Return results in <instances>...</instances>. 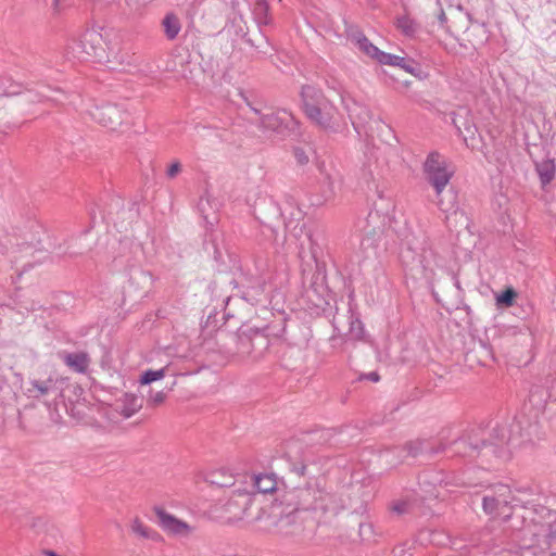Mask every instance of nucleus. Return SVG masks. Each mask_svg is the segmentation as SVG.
Masks as SVG:
<instances>
[{
    "mask_svg": "<svg viewBox=\"0 0 556 556\" xmlns=\"http://www.w3.org/2000/svg\"><path fill=\"white\" fill-rule=\"evenodd\" d=\"M333 495L318 488L307 484L304 488H294L285 493L281 505V516L277 522L282 530L292 525L301 511L321 510L324 513L333 509Z\"/></svg>",
    "mask_w": 556,
    "mask_h": 556,
    "instance_id": "obj_1",
    "label": "nucleus"
},
{
    "mask_svg": "<svg viewBox=\"0 0 556 556\" xmlns=\"http://www.w3.org/2000/svg\"><path fill=\"white\" fill-rule=\"evenodd\" d=\"M422 167L426 180L435 191L439 208L446 213L453 211L456 214V193L448 190L443 195L444 189L454 175V170L450 168L446 159L439 152L432 151L428 154Z\"/></svg>",
    "mask_w": 556,
    "mask_h": 556,
    "instance_id": "obj_2",
    "label": "nucleus"
},
{
    "mask_svg": "<svg viewBox=\"0 0 556 556\" xmlns=\"http://www.w3.org/2000/svg\"><path fill=\"white\" fill-rule=\"evenodd\" d=\"M401 257L413 279L424 280L428 285L433 282L439 258L428 242H425L417 253L412 248H407L402 251Z\"/></svg>",
    "mask_w": 556,
    "mask_h": 556,
    "instance_id": "obj_3",
    "label": "nucleus"
},
{
    "mask_svg": "<svg viewBox=\"0 0 556 556\" xmlns=\"http://www.w3.org/2000/svg\"><path fill=\"white\" fill-rule=\"evenodd\" d=\"M301 98L304 113L313 123L325 129L332 126L336 108L321 90L311 85L303 86Z\"/></svg>",
    "mask_w": 556,
    "mask_h": 556,
    "instance_id": "obj_4",
    "label": "nucleus"
},
{
    "mask_svg": "<svg viewBox=\"0 0 556 556\" xmlns=\"http://www.w3.org/2000/svg\"><path fill=\"white\" fill-rule=\"evenodd\" d=\"M508 441V431L505 427L493 428L489 438L481 435L476 459L480 458L481 466H493L497 462L507 460L510 457Z\"/></svg>",
    "mask_w": 556,
    "mask_h": 556,
    "instance_id": "obj_5",
    "label": "nucleus"
},
{
    "mask_svg": "<svg viewBox=\"0 0 556 556\" xmlns=\"http://www.w3.org/2000/svg\"><path fill=\"white\" fill-rule=\"evenodd\" d=\"M508 533L501 527L485 526L481 530L470 534L466 547L471 553L473 549L481 551L484 555L506 548Z\"/></svg>",
    "mask_w": 556,
    "mask_h": 556,
    "instance_id": "obj_6",
    "label": "nucleus"
},
{
    "mask_svg": "<svg viewBox=\"0 0 556 556\" xmlns=\"http://www.w3.org/2000/svg\"><path fill=\"white\" fill-rule=\"evenodd\" d=\"M103 52V38L101 33L96 29L85 30L78 39L73 40L68 46V53L80 61L101 58Z\"/></svg>",
    "mask_w": 556,
    "mask_h": 556,
    "instance_id": "obj_7",
    "label": "nucleus"
},
{
    "mask_svg": "<svg viewBox=\"0 0 556 556\" xmlns=\"http://www.w3.org/2000/svg\"><path fill=\"white\" fill-rule=\"evenodd\" d=\"M269 343V338L261 331L243 332L238 336L236 352L241 358L256 362L265 355Z\"/></svg>",
    "mask_w": 556,
    "mask_h": 556,
    "instance_id": "obj_8",
    "label": "nucleus"
},
{
    "mask_svg": "<svg viewBox=\"0 0 556 556\" xmlns=\"http://www.w3.org/2000/svg\"><path fill=\"white\" fill-rule=\"evenodd\" d=\"M511 491L507 484L498 483L488 488L482 495V508L486 515L500 516L509 510Z\"/></svg>",
    "mask_w": 556,
    "mask_h": 556,
    "instance_id": "obj_9",
    "label": "nucleus"
},
{
    "mask_svg": "<svg viewBox=\"0 0 556 556\" xmlns=\"http://www.w3.org/2000/svg\"><path fill=\"white\" fill-rule=\"evenodd\" d=\"M444 439L445 451L450 457H460L465 459H476L478 453V444H480L481 435L478 432L469 433L459 439L447 441Z\"/></svg>",
    "mask_w": 556,
    "mask_h": 556,
    "instance_id": "obj_10",
    "label": "nucleus"
},
{
    "mask_svg": "<svg viewBox=\"0 0 556 556\" xmlns=\"http://www.w3.org/2000/svg\"><path fill=\"white\" fill-rule=\"evenodd\" d=\"M253 495L250 492L235 490L224 505V510L230 521H239L252 517L250 514Z\"/></svg>",
    "mask_w": 556,
    "mask_h": 556,
    "instance_id": "obj_11",
    "label": "nucleus"
},
{
    "mask_svg": "<svg viewBox=\"0 0 556 556\" xmlns=\"http://www.w3.org/2000/svg\"><path fill=\"white\" fill-rule=\"evenodd\" d=\"M90 115L92 119L101 126L115 130L123 124L125 112L116 104L105 103L102 105H96L90 111Z\"/></svg>",
    "mask_w": 556,
    "mask_h": 556,
    "instance_id": "obj_12",
    "label": "nucleus"
},
{
    "mask_svg": "<svg viewBox=\"0 0 556 556\" xmlns=\"http://www.w3.org/2000/svg\"><path fill=\"white\" fill-rule=\"evenodd\" d=\"M154 513L160 527L168 534L181 538H188L191 534L192 528L187 522L168 514L165 509L155 507Z\"/></svg>",
    "mask_w": 556,
    "mask_h": 556,
    "instance_id": "obj_13",
    "label": "nucleus"
},
{
    "mask_svg": "<svg viewBox=\"0 0 556 556\" xmlns=\"http://www.w3.org/2000/svg\"><path fill=\"white\" fill-rule=\"evenodd\" d=\"M292 122L293 116L290 112L286 110H278L276 112L262 114L260 118V126L267 130L282 132L285 129L290 127Z\"/></svg>",
    "mask_w": 556,
    "mask_h": 556,
    "instance_id": "obj_14",
    "label": "nucleus"
},
{
    "mask_svg": "<svg viewBox=\"0 0 556 556\" xmlns=\"http://www.w3.org/2000/svg\"><path fill=\"white\" fill-rule=\"evenodd\" d=\"M403 450H405L407 455L412 457H416L421 454L434 455L445 451L444 439L440 438L437 443L426 439H417L415 441L407 442Z\"/></svg>",
    "mask_w": 556,
    "mask_h": 556,
    "instance_id": "obj_15",
    "label": "nucleus"
},
{
    "mask_svg": "<svg viewBox=\"0 0 556 556\" xmlns=\"http://www.w3.org/2000/svg\"><path fill=\"white\" fill-rule=\"evenodd\" d=\"M348 38L353 42L364 54L378 60V54L381 52L369 39L358 29L351 28L348 33Z\"/></svg>",
    "mask_w": 556,
    "mask_h": 556,
    "instance_id": "obj_16",
    "label": "nucleus"
},
{
    "mask_svg": "<svg viewBox=\"0 0 556 556\" xmlns=\"http://www.w3.org/2000/svg\"><path fill=\"white\" fill-rule=\"evenodd\" d=\"M60 357L68 368L79 374H85L90 364V357L86 352H64L60 354Z\"/></svg>",
    "mask_w": 556,
    "mask_h": 556,
    "instance_id": "obj_17",
    "label": "nucleus"
},
{
    "mask_svg": "<svg viewBox=\"0 0 556 556\" xmlns=\"http://www.w3.org/2000/svg\"><path fill=\"white\" fill-rule=\"evenodd\" d=\"M375 218H378V215H372L371 213L368 215V217L364 220L366 223V226L362 227L363 238L361 241V248L364 251H367L368 249H375L377 239L380 237L381 229L380 227H370V222Z\"/></svg>",
    "mask_w": 556,
    "mask_h": 556,
    "instance_id": "obj_18",
    "label": "nucleus"
},
{
    "mask_svg": "<svg viewBox=\"0 0 556 556\" xmlns=\"http://www.w3.org/2000/svg\"><path fill=\"white\" fill-rule=\"evenodd\" d=\"M56 389V381L49 377L46 380H30L26 389L28 396L39 399Z\"/></svg>",
    "mask_w": 556,
    "mask_h": 556,
    "instance_id": "obj_19",
    "label": "nucleus"
},
{
    "mask_svg": "<svg viewBox=\"0 0 556 556\" xmlns=\"http://www.w3.org/2000/svg\"><path fill=\"white\" fill-rule=\"evenodd\" d=\"M119 402V412L126 418L131 417L142 407V400L135 394L126 393Z\"/></svg>",
    "mask_w": 556,
    "mask_h": 556,
    "instance_id": "obj_20",
    "label": "nucleus"
},
{
    "mask_svg": "<svg viewBox=\"0 0 556 556\" xmlns=\"http://www.w3.org/2000/svg\"><path fill=\"white\" fill-rule=\"evenodd\" d=\"M207 481L219 488H228L235 484V477L227 469L219 468L207 475Z\"/></svg>",
    "mask_w": 556,
    "mask_h": 556,
    "instance_id": "obj_21",
    "label": "nucleus"
},
{
    "mask_svg": "<svg viewBox=\"0 0 556 556\" xmlns=\"http://www.w3.org/2000/svg\"><path fill=\"white\" fill-rule=\"evenodd\" d=\"M162 27L166 38L168 40H174L177 38L181 29V23L176 14L167 13L162 21Z\"/></svg>",
    "mask_w": 556,
    "mask_h": 556,
    "instance_id": "obj_22",
    "label": "nucleus"
},
{
    "mask_svg": "<svg viewBox=\"0 0 556 556\" xmlns=\"http://www.w3.org/2000/svg\"><path fill=\"white\" fill-rule=\"evenodd\" d=\"M396 28L406 37H415L419 31V24L407 14L396 17Z\"/></svg>",
    "mask_w": 556,
    "mask_h": 556,
    "instance_id": "obj_23",
    "label": "nucleus"
},
{
    "mask_svg": "<svg viewBox=\"0 0 556 556\" xmlns=\"http://www.w3.org/2000/svg\"><path fill=\"white\" fill-rule=\"evenodd\" d=\"M293 447H296L295 444H291L289 451L286 453V457L290 465L291 472L295 473L299 477H304L306 475V460L304 457H296L292 455Z\"/></svg>",
    "mask_w": 556,
    "mask_h": 556,
    "instance_id": "obj_24",
    "label": "nucleus"
},
{
    "mask_svg": "<svg viewBox=\"0 0 556 556\" xmlns=\"http://www.w3.org/2000/svg\"><path fill=\"white\" fill-rule=\"evenodd\" d=\"M536 172L539 174L541 184L548 185L555 176V163L553 160H543L536 163Z\"/></svg>",
    "mask_w": 556,
    "mask_h": 556,
    "instance_id": "obj_25",
    "label": "nucleus"
},
{
    "mask_svg": "<svg viewBox=\"0 0 556 556\" xmlns=\"http://www.w3.org/2000/svg\"><path fill=\"white\" fill-rule=\"evenodd\" d=\"M254 488L258 493H271L277 488L275 478L270 475H258L253 478Z\"/></svg>",
    "mask_w": 556,
    "mask_h": 556,
    "instance_id": "obj_26",
    "label": "nucleus"
},
{
    "mask_svg": "<svg viewBox=\"0 0 556 556\" xmlns=\"http://www.w3.org/2000/svg\"><path fill=\"white\" fill-rule=\"evenodd\" d=\"M269 7L266 0H256L253 7V15L256 23L261 25L269 24Z\"/></svg>",
    "mask_w": 556,
    "mask_h": 556,
    "instance_id": "obj_27",
    "label": "nucleus"
},
{
    "mask_svg": "<svg viewBox=\"0 0 556 556\" xmlns=\"http://www.w3.org/2000/svg\"><path fill=\"white\" fill-rule=\"evenodd\" d=\"M477 127L475 125H466L465 132L463 134L465 144L470 149H479V143L481 141L480 136L478 135Z\"/></svg>",
    "mask_w": 556,
    "mask_h": 556,
    "instance_id": "obj_28",
    "label": "nucleus"
},
{
    "mask_svg": "<svg viewBox=\"0 0 556 556\" xmlns=\"http://www.w3.org/2000/svg\"><path fill=\"white\" fill-rule=\"evenodd\" d=\"M377 61L380 64L396 65V66H400L402 68H405L407 72H412V70L408 66H406L405 59L402 58V56H397V55L386 53V52L381 51L378 54V60Z\"/></svg>",
    "mask_w": 556,
    "mask_h": 556,
    "instance_id": "obj_29",
    "label": "nucleus"
},
{
    "mask_svg": "<svg viewBox=\"0 0 556 556\" xmlns=\"http://www.w3.org/2000/svg\"><path fill=\"white\" fill-rule=\"evenodd\" d=\"M165 371H166V367H163V368L157 369V370H152V369L146 370L141 375L140 382L142 384H149V383H151L153 381L162 379L165 376Z\"/></svg>",
    "mask_w": 556,
    "mask_h": 556,
    "instance_id": "obj_30",
    "label": "nucleus"
},
{
    "mask_svg": "<svg viewBox=\"0 0 556 556\" xmlns=\"http://www.w3.org/2000/svg\"><path fill=\"white\" fill-rule=\"evenodd\" d=\"M516 298L517 292L513 288H507L496 298V301L498 305L509 307L514 304Z\"/></svg>",
    "mask_w": 556,
    "mask_h": 556,
    "instance_id": "obj_31",
    "label": "nucleus"
},
{
    "mask_svg": "<svg viewBox=\"0 0 556 556\" xmlns=\"http://www.w3.org/2000/svg\"><path fill=\"white\" fill-rule=\"evenodd\" d=\"M130 528H131V531L140 538H144V539L151 538L150 529L147 526H144L143 522L139 518H135L132 520Z\"/></svg>",
    "mask_w": 556,
    "mask_h": 556,
    "instance_id": "obj_32",
    "label": "nucleus"
},
{
    "mask_svg": "<svg viewBox=\"0 0 556 556\" xmlns=\"http://www.w3.org/2000/svg\"><path fill=\"white\" fill-rule=\"evenodd\" d=\"M239 96L244 103L257 115H262L263 104L260 101L252 100L245 92L240 91Z\"/></svg>",
    "mask_w": 556,
    "mask_h": 556,
    "instance_id": "obj_33",
    "label": "nucleus"
},
{
    "mask_svg": "<svg viewBox=\"0 0 556 556\" xmlns=\"http://www.w3.org/2000/svg\"><path fill=\"white\" fill-rule=\"evenodd\" d=\"M437 5H438V9L435 10V13H437V18H438V24L441 28L445 29L446 31L448 33H453L452 31V26L447 24V17L440 4V1L437 0Z\"/></svg>",
    "mask_w": 556,
    "mask_h": 556,
    "instance_id": "obj_34",
    "label": "nucleus"
},
{
    "mask_svg": "<svg viewBox=\"0 0 556 556\" xmlns=\"http://www.w3.org/2000/svg\"><path fill=\"white\" fill-rule=\"evenodd\" d=\"M390 509L397 515H403L408 513L409 504L406 501H396L390 505Z\"/></svg>",
    "mask_w": 556,
    "mask_h": 556,
    "instance_id": "obj_35",
    "label": "nucleus"
},
{
    "mask_svg": "<svg viewBox=\"0 0 556 556\" xmlns=\"http://www.w3.org/2000/svg\"><path fill=\"white\" fill-rule=\"evenodd\" d=\"M425 536H429V542L432 544H442L443 543L441 540H439V536H441V534L439 532L430 531V530L420 532V534H419L420 540H424Z\"/></svg>",
    "mask_w": 556,
    "mask_h": 556,
    "instance_id": "obj_36",
    "label": "nucleus"
},
{
    "mask_svg": "<svg viewBox=\"0 0 556 556\" xmlns=\"http://www.w3.org/2000/svg\"><path fill=\"white\" fill-rule=\"evenodd\" d=\"M166 399V393L163 391H157L155 393H151L149 397V403L154 406L161 405Z\"/></svg>",
    "mask_w": 556,
    "mask_h": 556,
    "instance_id": "obj_37",
    "label": "nucleus"
},
{
    "mask_svg": "<svg viewBox=\"0 0 556 556\" xmlns=\"http://www.w3.org/2000/svg\"><path fill=\"white\" fill-rule=\"evenodd\" d=\"M410 548H406V544L397 545L392 551V556H413L409 551Z\"/></svg>",
    "mask_w": 556,
    "mask_h": 556,
    "instance_id": "obj_38",
    "label": "nucleus"
},
{
    "mask_svg": "<svg viewBox=\"0 0 556 556\" xmlns=\"http://www.w3.org/2000/svg\"><path fill=\"white\" fill-rule=\"evenodd\" d=\"M294 156L299 164L304 165L308 162V156L306 155L305 151L301 148L294 149Z\"/></svg>",
    "mask_w": 556,
    "mask_h": 556,
    "instance_id": "obj_39",
    "label": "nucleus"
},
{
    "mask_svg": "<svg viewBox=\"0 0 556 556\" xmlns=\"http://www.w3.org/2000/svg\"><path fill=\"white\" fill-rule=\"evenodd\" d=\"M181 170V165L178 161L174 162L173 164H170V166L167 168V177L168 178H174L176 177L177 174H179Z\"/></svg>",
    "mask_w": 556,
    "mask_h": 556,
    "instance_id": "obj_40",
    "label": "nucleus"
},
{
    "mask_svg": "<svg viewBox=\"0 0 556 556\" xmlns=\"http://www.w3.org/2000/svg\"><path fill=\"white\" fill-rule=\"evenodd\" d=\"M205 204H208V200L201 199L200 202H199V210L202 212L203 217L206 220V223L213 225L214 222H215V218L213 220H210L208 216L204 214V206H205Z\"/></svg>",
    "mask_w": 556,
    "mask_h": 556,
    "instance_id": "obj_41",
    "label": "nucleus"
},
{
    "mask_svg": "<svg viewBox=\"0 0 556 556\" xmlns=\"http://www.w3.org/2000/svg\"><path fill=\"white\" fill-rule=\"evenodd\" d=\"M366 378L374 382H378L380 379L378 372L376 371L369 372L368 375H366Z\"/></svg>",
    "mask_w": 556,
    "mask_h": 556,
    "instance_id": "obj_42",
    "label": "nucleus"
},
{
    "mask_svg": "<svg viewBox=\"0 0 556 556\" xmlns=\"http://www.w3.org/2000/svg\"><path fill=\"white\" fill-rule=\"evenodd\" d=\"M244 39L245 41L251 45L252 47H255L256 49H261V45L256 43V41L250 37H248V35L245 34L244 35Z\"/></svg>",
    "mask_w": 556,
    "mask_h": 556,
    "instance_id": "obj_43",
    "label": "nucleus"
},
{
    "mask_svg": "<svg viewBox=\"0 0 556 556\" xmlns=\"http://www.w3.org/2000/svg\"><path fill=\"white\" fill-rule=\"evenodd\" d=\"M52 9L55 13L60 12V0H53Z\"/></svg>",
    "mask_w": 556,
    "mask_h": 556,
    "instance_id": "obj_44",
    "label": "nucleus"
},
{
    "mask_svg": "<svg viewBox=\"0 0 556 556\" xmlns=\"http://www.w3.org/2000/svg\"><path fill=\"white\" fill-rule=\"evenodd\" d=\"M364 179H365L366 181L372 180V179H374V175H372V173H371V172H369L368 174H366V175L364 176Z\"/></svg>",
    "mask_w": 556,
    "mask_h": 556,
    "instance_id": "obj_45",
    "label": "nucleus"
},
{
    "mask_svg": "<svg viewBox=\"0 0 556 556\" xmlns=\"http://www.w3.org/2000/svg\"><path fill=\"white\" fill-rule=\"evenodd\" d=\"M357 325H358V328H359V332H358V333H356L355 336H356L357 338H361V337H362V333H363V328H362V325H361V323H359L358 320H357Z\"/></svg>",
    "mask_w": 556,
    "mask_h": 556,
    "instance_id": "obj_46",
    "label": "nucleus"
},
{
    "mask_svg": "<svg viewBox=\"0 0 556 556\" xmlns=\"http://www.w3.org/2000/svg\"><path fill=\"white\" fill-rule=\"evenodd\" d=\"M454 125L456 126L457 130L463 134L460 127L457 125L456 119H453Z\"/></svg>",
    "mask_w": 556,
    "mask_h": 556,
    "instance_id": "obj_47",
    "label": "nucleus"
},
{
    "mask_svg": "<svg viewBox=\"0 0 556 556\" xmlns=\"http://www.w3.org/2000/svg\"><path fill=\"white\" fill-rule=\"evenodd\" d=\"M351 330H352V332L355 331L354 324H352Z\"/></svg>",
    "mask_w": 556,
    "mask_h": 556,
    "instance_id": "obj_48",
    "label": "nucleus"
},
{
    "mask_svg": "<svg viewBox=\"0 0 556 556\" xmlns=\"http://www.w3.org/2000/svg\"><path fill=\"white\" fill-rule=\"evenodd\" d=\"M4 94L3 92L0 91V96Z\"/></svg>",
    "mask_w": 556,
    "mask_h": 556,
    "instance_id": "obj_49",
    "label": "nucleus"
}]
</instances>
